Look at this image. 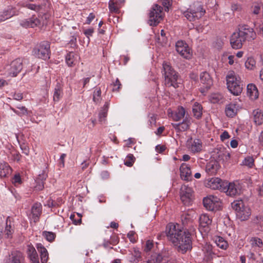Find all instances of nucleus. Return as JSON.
<instances>
[{
	"label": "nucleus",
	"instance_id": "2",
	"mask_svg": "<svg viewBox=\"0 0 263 263\" xmlns=\"http://www.w3.org/2000/svg\"><path fill=\"white\" fill-rule=\"evenodd\" d=\"M162 74L164 78V84L167 87L177 88L178 74L174 70L170 64L164 62L163 63Z\"/></svg>",
	"mask_w": 263,
	"mask_h": 263
},
{
	"label": "nucleus",
	"instance_id": "50",
	"mask_svg": "<svg viewBox=\"0 0 263 263\" xmlns=\"http://www.w3.org/2000/svg\"><path fill=\"white\" fill-rule=\"evenodd\" d=\"M43 235L48 241L51 242L54 240L55 237V233L51 232L44 231Z\"/></svg>",
	"mask_w": 263,
	"mask_h": 263
},
{
	"label": "nucleus",
	"instance_id": "25",
	"mask_svg": "<svg viewBox=\"0 0 263 263\" xmlns=\"http://www.w3.org/2000/svg\"><path fill=\"white\" fill-rule=\"evenodd\" d=\"M199 222L200 227L205 228V231H208L209 226L212 223V219L208 214H203L199 217Z\"/></svg>",
	"mask_w": 263,
	"mask_h": 263
},
{
	"label": "nucleus",
	"instance_id": "24",
	"mask_svg": "<svg viewBox=\"0 0 263 263\" xmlns=\"http://www.w3.org/2000/svg\"><path fill=\"white\" fill-rule=\"evenodd\" d=\"M181 178L184 180H187L191 177L192 172L190 167L186 163H182L180 167Z\"/></svg>",
	"mask_w": 263,
	"mask_h": 263
},
{
	"label": "nucleus",
	"instance_id": "40",
	"mask_svg": "<svg viewBox=\"0 0 263 263\" xmlns=\"http://www.w3.org/2000/svg\"><path fill=\"white\" fill-rule=\"evenodd\" d=\"M108 108L109 103L108 102H106L99 113V120L100 122L105 121V118L107 116Z\"/></svg>",
	"mask_w": 263,
	"mask_h": 263
},
{
	"label": "nucleus",
	"instance_id": "54",
	"mask_svg": "<svg viewBox=\"0 0 263 263\" xmlns=\"http://www.w3.org/2000/svg\"><path fill=\"white\" fill-rule=\"evenodd\" d=\"M255 65V62L253 59H248L245 63V66L247 69H252Z\"/></svg>",
	"mask_w": 263,
	"mask_h": 263
},
{
	"label": "nucleus",
	"instance_id": "28",
	"mask_svg": "<svg viewBox=\"0 0 263 263\" xmlns=\"http://www.w3.org/2000/svg\"><path fill=\"white\" fill-rule=\"evenodd\" d=\"M12 168L5 162H0V177H6L11 173Z\"/></svg>",
	"mask_w": 263,
	"mask_h": 263
},
{
	"label": "nucleus",
	"instance_id": "61",
	"mask_svg": "<svg viewBox=\"0 0 263 263\" xmlns=\"http://www.w3.org/2000/svg\"><path fill=\"white\" fill-rule=\"evenodd\" d=\"M13 183L16 186L17 185L20 184L22 182L21 176L19 174H16L12 180Z\"/></svg>",
	"mask_w": 263,
	"mask_h": 263
},
{
	"label": "nucleus",
	"instance_id": "20",
	"mask_svg": "<svg viewBox=\"0 0 263 263\" xmlns=\"http://www.w3.org/2000/svg\"><path fill=\"white\" fill-rule=\"evenodd\" d=\"M202 252L203 254L204 259L206 261H209L212 259L215 255L213 250L212 246L207 242L202 245Z\"/></svg>",
	"mask_w": 263,
	"mask_h": 263
},
{
	"label": "nucleus",
	"instance_id": "5",
	"mask_svg": "<svg viewBox=\"0 0 263 263\" xmlns=\"http://www.w3.org/2000/svg\"><path fill=\"white\" fill-rule=\"evenodd\" d=\"M204 13L205 11L203 10L202 5L199 2H196L194 3L183 14L189 21H194L200 18Z\"/></svg>",
	"mask_w": 263,
	"mask_h": 263
},
{
	"label": "nucleus",
	"instance_id": "10",
	"mask_svg": "<svg viewBox=\"0 0 263 263\" xmlns=\"http://www.w3.org/2000/svg\"><path fill=\"white\" fill-rule=\"evenodd\" d=\"M33 54L37 58L43 60L49 58L50 45L47 42L41 43L37 48L33 50Z\"/></svg>",
	"mask_w": 263,
	"mask_h": 263
},
{
	"label": "nucleus",
	"instance_id": "51",
	"mask_svg": "<svg viewBox=\"0 0 263 263\" xmlns=\"http://www.w3.org/2000/svg\"><path fill=\"white\" fill-rule=\"evenodd\" d=\"M27 255L29 258L33 257V256H37V253L35 249V248L31 245H28L27 246Z\"/></svg>",
	"mask_w": 263,
	"mask_h": 263
},
{
	"label": "nucleus",
	"instance_id": "31",
	"mask_svg": "<svg viewBox=\"0 0 263 263\" xmlns=\"http://www.w3.org/2000/svg\"><path fill=\"white\" fill-rule=\"evenodd\" d=\"M13 232V225L12 224V223L9 219V217H8L6 220V226L4 232V235H5V237L10 238L11 237Z\"/></svg>",
	"mask_w": 263,
	"mask_h": 263
},
{
	"label": "nucleus",
	"instance_id": "46",
	"mask_svg": "<svg viewBox=\"0 0 263 263\" xmlns=\"http://www.w3.org/2000/svg\"><path fill=\"white\" fill-rule=\"evenodd\" d=\"M21 157L22 156L19 152L13 149L11 150L10 155L9 156V158H10V160L12 161L19 162L21 160Z\"/></svg>",
	"mask_w": 263,
	"mask_h": 263
},
{
	"label": "nucleus",
	"instance_id": "29",
	"mask_svg": "<svg viewBox=\"0 0 263 263\" xmlns=\"http://www.w3.org/2000/svg\"><path fill=\"white\" fill-rule=\"evenodd\" d=\"M247 93L250 98L252 100L256 99L258 97V92L257 87L253 84L248 85Z\"/></svg>",
	"mask_w": 263,
	"mask_h": 263
},
{
	"label": "nucleus",
	"instance_id": "14",
	"mask_svg": "<svg viewBox=\"0 0 263 263\" xmlns=\"http://www.w3.org/2000/svg\"><path fill=\"white\" fill-rule=\"evenodd\" d=\"M245 42V40L238 31L233 32L231 36L230 44L233 49L241 48Z\"/></svg>",
	"mask_w": 263,
	"mask_h": 263
},
{
	"label": "nucleus",
	"instance_id": "22",
	"mask_svg": "<svg viewBox=\"0 0 263 263\" xmlns=\"http://www.w3.org/2000/svg\"><path fill=\"white\" fill-rule=\"evenodd\" d=\"M6 263H24L23 254L19 251L12 252L7 260Z\"/></svg>",
	"mask_w": 263,
	"mask_h": 263
},
{
	"label": "nucleus",
	"instance_id": "56",
	"mask_svg": "<svg viewBox=\"0 0 263 263\" xmlns=\"http://www.w3.org/2000/svg\"><path fill=\"white\" fill-rule=\"evenodd\" d=\"M101 94V91L100 89H97V90H95L93 92V101L96 103H98L100 101V98Z\"/></svg>",
	"mask_w": 263,
	"mask_h": 263
},
{
	"label": "nucleus",
	"instance_id": "19",
	"mask_svg": "<svg viewBox=\"0 0 263 263\" xmlns=\"http://www.w3.org/2000/svg\"><path fill=\"white\" fill-rule=\"evenodd\" d=\"M239 108L240 106L236 102H231L226 107V115L228 117L233 118L237 114Z\"/></svg>",
	"mask_w": 263,
	"mask_h": 263
},
{
	"label": "nucleus",
	"instance_id": "6",
	"mask_svg": "<svg viewBox=\"0 0 263 263\" xmlns=\"http://www.w3.org/2000/svg\"><path fill=\"white\" fill-rule=\"evenodd\" d=\"M162 10L163 8L157 4L153 6L149 14L150 25L156 26L160 22L163 17Z\"/></svg>",
	"mask_w": 263,
	"mask_h": 263
},
{
	"label": "nucleus",
	"instance_id": "32",
	"mask_svg": "<svg viewBox=\"0 0 263 263\" xmlns=\"http://www.w3.org/2000/svg\"><path fill=\"white\" fill-rule=\"evenodd\" d=\"M63 88L60 83H58L54 90L53 99L54 101L58 102L63 96Z\"/></svg>",
	"mask_w": 263,
	"mask_h": 263
},
{
	"label": "nucleus",
	"instance_id": "45",
	"mask_svg": "<svg viewBox=\"0 0 263 263\" xmlns=\"http://www.w3.org/2000/svg\"><path fill=\"white\" fill-rule=\"evenodd\" d=\"M204 206L209 211H214V206H213L212 200L211 196L204 198L203 200Z\"/></svg>",
	"mask_w": 263,
	"mask_h": 263
},
{
	"label": "nucleus",
	"instance_id": "63",
	"mask_svg": "<svg viewBox=\"0 0 263 263\" xmlns=\"http://www.w3.org/2000/svg\"><path fill=\"white\" fill-rule=\"evenodd\" d=\"M121 86V84L119 79H117L116 80V81L114 83L112 90L114 91H119Z\"/></svg>",
	"mask_w": 263,
	"mask_h": 263
},
{
	"label": "nucleus",
	"instance_id": "23",
	"mask_svg": "<svg viewBox=\"0 0 263 263\" xmlns=\"http://www.w3.org/2000/svg\"><path fill=\"white\" fill-rule=\"evenodd\" d=\"M42 206L40 203H35L32 206L31 213L32 219L34 222H36L39 219V217L42 213Z\"/></svg>",
	"mask_w": 263,
	"mask_h": 263
},
{
	"label": "nucleus",
	"instance_id": "16",
	"mask_svg": "<svg viewBox=\"0 0 263 263\" xmlns=\"http://www.w3.org/2000/svg\"><path fill=\"white\" fill-rule=\"evenodd\" d=\"M222 192H225L228 195L233 196L239 193L240 190L237 184L235 183L224 182Z\"/></svg>",
	"mask_w": 263,
	"mask_h": 263
},
{
	"label": "nucleus",
	"instance_id": "47",
	"mask_svg": "<svg viewBox=\"0 0 263 263\" xmlns=\"http://www.w3.org/2000/svg\"><path fill=\"white\" fill-rule=\"evenodd\" d=\"M181 219L184 227H185L186 225L191 223L192 220L191 215L186 213H183L182 214Z\"/></svg>",
	"mask_w": 263,
	"mask_h": 263
},
{
	"label": "nucleus",
	"instance_id": "3",
	"mask_svg": "<svg viewBox=\"0 0 263 263\" xmlns=\"http://www.w3.org/2000/svg\"><path fill=\"white\" fill-rule=\"evenodd\" d=\"M226 80L228 88L232 93L235 96L241 93L242 86L241 85L240 78L234 71H229Z\"/></svg>",
	"mask_w": 263,
	"mask_h": 263
},
{
	"label": "nucleus",
	"instance_id": "59",
	"mask_svg": "<svg viewBox=\"0 0 263 263\" xmlns=\"http://www.w3.org/2000/svg\"><path fill=\"white\" fill-rule=\"evenodd\" d=\"M83 32L85 36L88 38V42H89V37L92 35V34L94 32V29L93 28H89L84 30Z\"/></svg>",
	"mask_w": 263,
	"mask_h": 263
},
{
	"label": "nucleus",
	"instance_id": "4",
	"mask_svg": "<svg viewBox=\"0 0 263 263\" xmlns=\"http://www.w3.org/2000/svg\"><path fill=\"white\" fill-rule=\"evenodd\" d=\"M232 207L235 211L237 218L241 221L247 220L251 215V210L245 205L242 200H236L232 203Z\"/></svg>",
	"mask_w": 263,
	"mask_h": 263
},
{
	"label": "nucleus",
	"instance_id": "27",
	"mask_svg": "<svg viewBox=\"0 0 263 263\" xmlns=\"http://www.w3.org/2000/svg\"><path fill=\"white\" fill-rule=\"evenodd\" d=\"M36 248L40 253L42 263H46L48 259V253L47 249L41 243L37 244Z\"/></svg>",
	"mask_w": 263,
	"mask_h": 263
},
{
	"label": "nucleus",
	"instance_id": "21",
	"mask_svg": "<svg viewBox=\"0 0 263 263\" xmlns=\"http://www.w3.org/2000/svg\"><path fill=\"white\" fill-rule=\"evenodd\" d=\"M40 24V20L34 16L27 19L22 20L20 22V25L25 28H34Z\"/></svg>",
	"mask_w": 263,
	"mask_h": 263
},
{
	"label": "nucleus",
	"instance_id": "17",
	"mask_svg": "<svg viewBox=\"0 0 263 263\" xmlns=\"http://www.w3.org/2000/svg\"><path fill=\"white\" fill-rule=\"evenodd\" d=\"M200 79L201 83L202 84L203 89L206 90L209 89L213 84L212 79L209 74L206 71L202 72L200 73ZM202 89V88H201ZM204 90H201V91L203 92Z\"/></svg>",
	"mask_w": 263,
	"mask_h": 263
},
{
	"label": "nucleus",
	"instance_id": "9",
	"mask_svg": "<svg viewBox=\"0 0 263 263\" xmlns=\"http://www.w3.org/2000/svg\"><path fill=\"white\" fill-rule=\"evenodd\" d=\"M180 199L185 205H190L193 200V191L186 185H182L180 191Z\"/></svg>",
	"mask_w": 263,
	"mask_h": 263
},
{
	"label": "nucleus",
	"instance_id": "7",
	"mask_svg": "<svg viewBox=\"0 0 263 263\" xmlns=\"http://www.w3.org/2000/svg\"><path fill=\"white\" fill-rule=\"evenodd\" d=\"M148 263H177L176 260L170 257L167 252L154 253L147 260Z\"/></svg>",
	"mask_w": 263,
	"mask_h": 263
},
{
	"label": "nucleus",
	"instance_id": "48",
	"mask_svg": "<svg viewBox=\"0 0 263 263\" xmlns=\"http://www.w3.org/2000/svg\"><path fill=\"white\" fill-rule=\"evenodd\" d=\"M242 164L248 167L251 168L254 165V159L253 157L247 156L243 160Z\"/></svg>",
	"mask_w": 263,
	"mask_h": 263
},
{
	"label": "nucleus",
	"instance_id": "52",
	"mask_svg": "<svg viewBox=\"0 0 263 263\" xmlns=\"http://www.w3.org/2000/svg\"><path fill=\"white\" fill-rule=\"evenodd\" d=\"M154 245L153 241L150 240H147L144 247V251L146 253L149 252L154 247Z\"/></svg>",
	"mask_w": 263,
	"mask_h": 263
},
{
	"label": "nucleus",
	"instance_id": "8",
	"mask_svg": "<svg viewBox=\"0 0 263 263\" xmlns=\"http://www.w3.org/2000/svg\"><path fill=\"white\" fill-rule=\"evenodd\" d=\"M23 68L22 59H16L5 66V74L10 77H16Z\"/></svg>",
	"mask_w": 263,
	"mask_h": 263
},
{
	"label": "nucleus",
	"instance_id": "49",
	"mask_svg": "<svg viewBox=\"0 0 263 263\" xmlns=\"http://www.w3.org/2000/svg\"><path fill=\"white\" fill-rule=\"evenodd\" d=\"M135 160V158L133 154H128L124 160V164L127 166L130 167L133 165Z\"/></svg>",
	"mask_w": 263,
	"mask_h": 263
},
{
	"label": "nucleus",
	"instance_id": "42",
	"mask_svg": "<svg viewBox=\"0 0 263 263\" xmlns=\"http://www.w3.org/2000/svg\"><path fill=\"white\" fill-rule=\"evenodd\" d=\"M210 100L212 103H222L223 96L220 93H213L210 97Z\"/></svg>",
	"mask_w": 263,
	"mask_h": 263
},
{
	"label": "nucleus",
	"instance_id": "64",
	"mask_svg": "<svg viewBox=\"0 0 263 263\" xmlns=\"http://www.w3.org/2000/svg\"><path fill=\"white\" fill-rule=\"evenodd\" d=\"M119 241V239L118 237L116 235H112L110 236V243L112 245H116L118 243Z\"/></svg>",
	"mask_w": 263,
	"mask_h": 263
},
{
	"label": "nucleus",
	"instance_id": "36",
	"mask_svg": "<svg viewBox=\"0 0 263 263\" xmlns=\"http://www.w3.org/2000/svg\"><path fill=\"white\" fill-rule=\"evenodd\" d=\"M77 55L72 52H69L65 57V61L68 66L72 67L75 65Z\"/></svg>",
	"mask_w": 263,
	"mask_h": 263
},
{
	"label": "nucleus",
	"instance_id": "39",
	"mask_svg": "<svg viewBox=\"0 0 263 263\" xmlns=\"http://www.w3.org/2000/svg\"><path fill=\"white\" fill-rule=\"evenodd\" d=\"M141 258V253L136 249H134L133 252L130 254L129 260L132 263H138Z\"/></svg>",
	"mask_w": 263,
	"mask_h": 263
},
{
	"label": "nucleus",
	"instance_id": "60",
	"mask_svg": "<svg viewBox=\"0 0 263 263\" xmlns=\"http://www.w3.org/2000/svg\"><path fill=\"white\" fill-rule=\"evenodd\" d=\"M253 23L256 29H258L259 33L263 34V21L260 24H259L257 21H254Z\"/></svg>",
	"mask_w": 263,
	"mask_h": 263
},
{
	"label": "nucleus",
	"instance_id": "33",
	"mask_svg": "<svg viewBox=\"0 0 263 263\" xmlns=\"http://www.w3.org/2000/svg\"><path fill=\"white\" fill-rule=\"evenodd\" d=\"M253 120L257 125H260L263 123V114L259 109H255L253 112Z\"/></svg>",
	"mask_w": 263,
	"mask_h": 263
},
{
	"label": "nucleus",
	"instance_id": "13",
	"mask_svg": "<svg viewBox=\"0 0 263 263\" xmlns=\"http://www.w3.org/2000/svg\"><path fill=\"white\" fill-rule=\"evenodd\" d=\"M192 124V119L190 117H185L181 122L172 123V126L177 132H183L187 130Z\"/></svg>",
	"mask_w": 263,
	"mask_h": 263
},
{
	"label": "nucleus",
	"instance_id": "37",
	"mask_svg": "<svg viewBox=\"0 0 263 263\" xmlns=\"http://www.w3.org/2000/svg\"><path fill=\"white\" fill-rule=\"evenodd\" d=\"M214 241L216 245L223 250H226L228 247V243L223 238L220 236H216Z\"/></svg>",
	"mask_w": 263,
	"mask_h": 263
},
{
	"label": "nucleus",
	"instance_id": "41",
	"mask_svg": "<svg viewBox=\"0 0 263 263\" xmlns=\"http://www.w3.org/2000/svg\"><path fill=\"white\" fill-rule=\"evenodd\" d=\"M21 6L36 12L39 11L42 9V6L40 5H35L27 2L23 3Z\"/></svg>",
	"mask_w": 263,
	"mask_h": 263
},
{
	"label": "nucleus",
	"instance_id": "55",
	"mask_svg": "<svg viewBox=\"0 0 263 263\" xmlns=\"http://www.w3.org/2000/svg\"><path fill=\"white\" fill-rule=\"evenodd\" d=\"M162 5L164 7L165 11H168L170 7L172 4V0H161Z\"/></svg>",
	"mask_w": 263,
	"mask_h": 263
},
{
	"label": "nucleus",
	"instance_id": "18",
	"mask_svg": "<svg viewBox=\"0 0 263 263\" xmlns=\"http://www.w3.org/2000/svg\"><path fill=\"white\" fill-rule=\"evenodd\" d=\"M224 182L225 181L219 178H212L208 181L206 186L212 190H219L222 192Z\"/></svg>",
	"mask_w": 263,
	"mask_h": 263
},
{
	"label": "nucleus",
	"instance_id": "62",
	"mask_svg": "<svg viewBox=\"0 0 263 263\" xmlns=\"http://www.w3.org/2000/svg\"><path fill=\"white\" fill-rule=\"evenodd\" d=\"M47 177V174L45 172H43L42 174L38 176L37 178L35 180V181H41L44 182V181L46 179Z\"/></svg>",
	"mask_w": 263,
	"mask_h": 263
},
{
	"label": "nucleus",
	"instance_id": "53",
	"mask_svg": "<svg viewBox=\"0 0 263 263\" xmlns=\"http://www.w3.org/2000/svg\"><path fill=\"white\" fill-rule=\"evenodd\" d=\"M211 198L212 200L213 206H214V210L217 209L220 206V199L216 196L210 195Z\"/></svg>",
	"mask_w": 263,
	"mask_h": 263
},
{
	"label": "nucleus",
	"instance_id": "15",
	"mask_svg": "<svg viewBox=\"0 0 263 263\" xmlns=\"http://www.w3.org/2000/svg\"><path fill=\"white\" fill-rule=\"evenodd\" d=\"M187 147L193 153H199L202 149V143L198 139L190 138L187 141Z\"/></svg>",
	"mask_w": 263,
	"mask_h": 263
},
{
	"label": "nucleus",
	"instance_id": "57",
	"mask_svg": "<svg viewBox=\"0 0 263 263\" xmlns=\"http://www.w3.org/2000/svg\"><path fill=\"white\" fill-rule=\"evenodd\" d=\"M77 215L78 216V219L77 220L74 219V215H71L70 217V218L73 221V223L76 225L80 224L82 221L81 215L78 213H77Z\"/></svg>",
	"mask_w": 263,
	"mask_h": 263
},
{
	"label": "nucleus",
	"instance_id": "43",
	"mask_svg": "<svg viewBox=\"0 0 263 263\" xmlns=\"http://www.w3.org/2000/svg\"><path fill=\"white\" fill-rule=\"evenodd\" d=\"M250 242L253 248L258 247L261 248L263 247L262 240L258 237H252L250 239Z\"/></svg>",
	"mask_w": 263,
	"mask_h": 263
},
{
	"label": "nucleus",
	"instance_id": "11",
	"mask_svg": "<svg viewBox=\"0 0 263 263\" xmlns=\"http://www.w3.org/2000/svg\"><path fill=\"white\" fill-rule=\"evenodd\" d=\"M238 31L245 41H251L256 37V33L253 29L247 25L239 26Z\"/></svg>",
	"mask_w": 263,
	"mask_h": 263
},
{
	"label": "nucleus",
	"instance_id": "34",
	"mask_svg": "<svg viewBox=\"0 0 263 263\" xmlns=\"http://www.w3.org/2000/svg\"><path fill=\"white\" fill-rule=\"evenodd\" d=\"M252 17L253 19H259L262 16L260 13L261 8L259 4H255L252 7Z\"/></svg>",
	"mask_w": 263,
	"mask_h": 263
},
{
	"label": "nucleus",
	"instance_id": "58",
	"mask_svg": "<svg viewBox=\"0 0 263 263\" xmlns=\"http://www.w3.org/2000/svg\"><path fill=\"white\" fill-rule=\"evenodd\" d=\"M20 148L22 151L23 153L26 155H28L29 154V148L27 144L23 143L20 144Z\"/></svg>",
	"mask_w": 263,
	"mask_h": 263
},
{
	"label": "nucleus",
	"instance_id": "35",
	"mask_svg": "<svg viewBox=\"0 0 263 263\" xmlns=\"http://www.w3.org/2000/svg\"><path fill=\"white\" fill-rule=\"evenodd\" d=\"M108 7L111 13L117 14L120 12L121 6L118 2H114L113 0H110L108 3Z\"/></svg>",
	"mask_w": 263,
	"mask_h": 263
},
{
	"label": "nucleus",
	"instance_id": "44",
	"mask_svg": "<svg viewBox=\"0 0 263 263\" xmlns=\"http://www.w3.org/2000/svg\"><path fill=\"white\" fill-rule=\"evenodd\" d=\"M4 12L8 19L18 14V10L11 6L8 7L7 9L4 10Z\"/></svg>",
	"mask_w": 263,
	"mask_h": 263
},
{
	"label": "nucleus",
	"instance_id": "12",
	"mask_svg": "<svg viewBox=\"0 0 263 263\" xmlns=\"http://www.w3.org/2000/svg\"><path fill=\"white\" fill-rule=\"evenodd\" d=\"M177 52L183 58L189 59L192 57L188 45L183 41H178L176 43Z\"/></svg>",
	"mask_w": 263,
	"mask_h": 263
},
{
	"label": "nucleus",
	"instance_id": "38",
	"mask_svg": "<svg viewBox=\"0 0 263 263\" xmlns=\"http://www.w3.org/2000/svg\"><path fill=\"white\" fill-rule=\"evenodd\" d=\"M193 113L195 118L199 119L202 115V107L200 104L198 103H195L193 106Z\"/></svg>",
	"mask_w": 263,
	"mask_h": 263
},
{
	"label": "nucleus",
	"instance_id": "30",
	"mask_svg": "<svg viewBox=\"0 0 263 263\" xmlns=\"http://www.w3.org/2000/svg\"><path fill=\"white\" fill-rule=\"evenodd\" d=\"M185 111L183 107H179L177 111L174 113H172L171 117L175 121H181L184 118Z\"/></svg>",
	"mask_w": 263,
	"mask_h": 263
},
{
	"label": "nucleus",
	"instance_id": "26",
	"mask_svg": "<svg viewBox=\"0 0 263 263\" xmlns=\"http://www.w3.org/2000/svg\"><path fill=\"white\" fill-rule=\"evenodd\" d=\"M219 168V165L217 162H210L206 165L205 171L210 175H213L217 173Z\"/></svg>",
	"mask_w": 263,
	"mask_h": 263
},
{
	"label": "nucleus",
	"instance_id": "1",
	"mask_svg": "<svg viewBox=\"0 0 263 263\" xmlns=\"http://www.w3.org/2000/svg\"><path fill=\"white\" fill-rule=\"evenodd\" d=\"M187 231H183L178 224L169 223L166 229L167 238L183 253L192 248L191 235L194 231L193 227L190 230L185 228Z\"/></svg>",
	"mask_w": 263,
	"mask_h": 263
}]
</instances>
